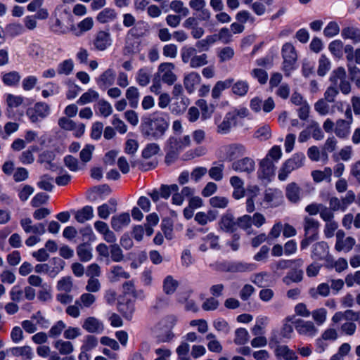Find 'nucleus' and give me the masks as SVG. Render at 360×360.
Instances as JSON below:
<instances>
[{
	"label": "nucleus",
	"instance_id": "nucleus-1",
	"mask_svg": "<svg viewBox=\"0 0 360 360\" xmlns=\"http://www.w3.org/2000/svg\"><path fill=\"white\" fill-rule=\"evenodd\" d=\"M168 123L164 119L145 117L142 123L143 134L150 139H159L163 136L168 128Z\"/></svg>",
	"mask_w": 360,
	"mask_h": 360
},
{
	"label": "nucleus",
	"instance_id": "nucleus-2",
	"mask_svg": "<svg viewBox=\"0 0 360 360\" xmlns=\"http://www.w3.org/2000/svg\"><path fill=\"white\" fill-rule=\"evenodd\" d=\"M305 155L303 153H296L291 158L285 160L281 165L278 174V179L285 181L289 175L295 170L302 167L305 162Z\"/></svg>",
	"mask_w": 360,
	"mask_h": 360
},
{
	"label": "nucleus",
	"instance_id": "nucleus-3",
	"mask_svg": "<svg viewBox=\"0 0 360 360\" xmlns=\"http://www.w3.org/2000/svg\"><path fill=\"white\" fill-rule=\"evenodd\" d=\"M246 114H219L215 118L217 132L225 134L238 124H243L242 120Z\"/></svg>",
	"mask_w": 360,
	"mask_h": 360
},
{
	"label": "nucleus",
	"instance_id": "nucleus-4",
	"mask_svg": "<svg viewBox=\"0 0 360 360\" xmlns=\"http://www.w3.org/2000/svg\"><path fill=\"white\" fill-rule=\"evenodd\" d=\"M281 54L283 59V70L285 75L289 77L292 71L296 68L297 54L295 46L291 43H285L281 49Z\"/></svg>",
	"mask_w": 360,
	"mask_h": 360
},
{
	"label": "nucleus",
	"instance_id": "nucleus-5",
	"mask_svg": "<svg viewBox=\"0 0 360 360\" xmlns=\"http://www.w3.org/2000/svg\"><path fill=\"white\" fill-rule=\"evenodd\" d=\"M176 321L177 319L174 315H168L160 321L159 323L160 328L165 330V333L159 335L158 338L160 342H167L173 339L174 335L172 328L175 326Z\"/></svg>",
	"mask_w": 360,
	"mask_h": 360
},
{
	"label": "nucleus",
	"instance_id": "nucleus-6",
	"mask_svg": "<svg viewBox=\"0 0 360 360\" xmlns=\"http://www.w3.org/2000/svg\"><path fill=\"white\" fill-rule=\"evenodd\" d=\"M94 49L104 51L112 44V38L108 31L100 30L97 32L91 41Z\"/></svg>",
	"mask_w": 360,
	"mask_h": 360
},
{
	"label": "nucleus",
	"instance_id": "nucleus-7",
	"mask_svg": "<svg viewBox=\"0 0 360 360\" xmlns=\"http://www.w3.org/2000/svg\"><path fill=\"white\" fill-rule=\"evenodd\" d=\"M294 326L297 333L302 336L313 338L319 332L314 322L311 321L298 319L295 321Z\"/></svg>",
	"mask_w": 360,
	"mask_h": 360
},
{
	"label": "nucleus",
	"instance_id": "nucleus-8",
	"mask_svg": "<svg viewBox=\"0 0 360 360\" xmlns=\"http://www.w3.org/2000/svg\"><path fill=\"white\" fill-rule=\"evenodd\" d=\"M276 168V165L272 160L263 158L259 162L257 171L258 179L264 183L269 182L271 177L275 174Z\"/></svg>",
	"mask_w": 360,
	"mask_h": 360
},
{
	"label": "nucleus",
	"instance_id": "nucleus-9",
	"mask_svg": "<svg viewBox=\"0 0 360 360\" xmlns=\"http://www.w3.org/2000/svg\"><path fill=\"white\" fill-rule=\"evenodd\" d=\"M23 231L26 233H33L37 236H41L45 233V225L42 223L32 224V221L30 218L22 219L20 221Z\"/></svg>",
	"mask_w": 360,
	"mask_h": 360
},
{
	"label": "nucleus",
	"instance_id": "nucleus-10",
	"mask_svg": "<svg viewBox=\"0 0 360 360\" xmlns=\"http://www.w3.org/2000/svg\"><path fill=\"white\" fill-rule=\"evenodd\" d=\"M329 256V247L327 243L321 241L313 245L311 255L313 259L315 261L328 260Z\"/></svg>",
	"mask_w": 360,
	"mask_h": 360
},
{
	"label": "nucleus",
	"instance_id": "nucleus-11",
	"mask_svg": "<svg viewBox=\"0 0 360 360\" xmlns=\"http://www.w3.org/2000/svg\"><path fill=\"white\" fill-rule=\"evenodd\" d=\"M231 168L237 172L250 174L255 171V162L252 158L246 157L234 161Z\"/></svg>",
	"mask_w": 360,
	"mask_h": 360
},
{
	"label": "nucleus",
	"instance_id": "nucleus-12",
	"mask_svg": "<svg viewBox=\"0 0 360 360\" xmlns=\"http://www.w3.org/2000/svg\"><path fill=\"white\" fill-rule=\"evenodd\" d=\"M115 80V72L113 69L108 68L96 78L98 86L102 90H106L114 84Z\"/></svg>",
	"mask_w": 360,
	"mask_h": 360
},
{
	"label": "nucleus",
	"instance_id": "nucleus-13",
	"mask_svg": "<svg viewBox=\"0 0 360 360\" xmlns=\"http://www.w3.org/2000/svg\"><path fill=\"white\" fill-rule=\"evenodd\" d=\"M219 229L226 233H233L237 230V219L233 214L226 212L223 214L219 221Z\"/></svg>",
	"mask_w": 360,
	"mask_h": 360
},
{
	"label": "nucleus",
	"instance_id": "nucleus-14",
	"mask_svg": "<svg viewBox=\"0 0 360 360\" xmlns=\"http://www.w3.org/2000/svg\"><path fill=\"white\" fill-rule=\"evenodd\" d=\"M282 198V192L279 189L269 188L264 191V202L270 207L278 206Z\"/></svg>",
	"mask_w": 360,
	"mask_h": 360
},
{
	"label": "nucleus",
	"instance_id": "nucleus-15",
	"mask_svg": "<svg viewBox=\"0 0 360 360\" xmlns=\"http://www.w3.org/2000/svg\"><path fill=\"white\" fill-rule=\"evenodd\" d=\"M174 65L172 63H162L158 67V71L162 73V81L169 84H173L176 80V76L173 72Z\"/></svg>",
	"mask_w": 360,
	"mask_h": 360
},
{
	"label": "nucleus",
	"instance_id": "nucleus-16",
	"mask_svg": "<svg viewBox=\"0 0 360 360\" xmlns=\"http://www.w3.org/2000/svg\"><path fill=\"white\" fill-rule=\"evenodd\" d=\"M82 328L90 333H101L104 330V325L101 321L94 316L84 319Z\"/></svg>",
	"mask_w": 360,
	"mask_h": 360
},
{
	"label": "nucleus",
	"instance_id": "nucleus-17",
	"mask_svg": "<svg viewBox=\"0 0 360 360\" xmlns=\"http://www.w3.org/2000/svg\"><path fill=\"white\" fill-rule=\"evenodd\" d=\"M285 196L292 203L299 202L302 196V188L295 182L288 184L285 187Z\"/></svg>",
	"mask_w": 360,
	"mask_h": 360
},
{
	"label": "nucleus",
	"instance_id": "nucleus-18",
	"mask_svg": "<svg viewBox=\"0 0 360 360\" xmlns=\"http://www.w3.org/2000/svg\"><path fill=\"white\" fill-rule=\"evenodd\" d=\"M231 186L233 188L232 196L236 200L243 198L245 195L244 181L238 176H232L229 180Z\"/></svg>",
	"mask_w": 360,
	"mask_h": 360
},
{
	"label": "nucleus",
	"instance_id": "nucleus-19",
	"mask_svg": "<svg viewBox=\"0 0 360 360\" xmlns=\"http://www.w3.org/2000/svg\"><path fill=\"white\" fill-rule=\"evenodd\" d=\"M131 221L130 215L127 212H123L113 216L111 218V226L115 231H120L127 226Z\"/></svg>",
	"mask_w": 360,
	"mask_h": 360
},
{
	"label": "nucleus",
	"instance_id": "nucleus-20",
	"mask_svg": "<svg viewBox=\"0 0 360 360\" xmlns=\"http://www.w3.org/2000/svg\"><path fill=\"white\" fill-rule=\"evenodd\" d=\"M304 236L318 238L319 222L314 218L306 217L304 219Z\"/></svg>",
	"mask_w": 360,
	"mask_h": 360
},
{
	"label": "nucleus",
	"instance_id": "nucleus-21",
	"mask_svg": "<svg viewBox=\"0 0 360 360\" xmlns=\"http://www.w3.org/2000/svg\"><path fill=\"white\" fill-rule=\"evenodd\" d=\"M200 82V75L195 72H192L184 77V84L188 93L192 94Z\"/></svg>",
	"mask_w": 360,
	"mask_h": 360
},
{
	"label": "nucleus",
	"instance_id": "nucleus-22",
	"mask_svg": "<svg viewBox=\"0 0 360 360\" xmlns=\"http://www.w3.org/2000/svg\"><path fill=\"white\" fill-rule=\"evenodd\" d=\"M1 78L6 86L15 87L18 86L21 76L18 72L13 70L8 72H2Z\"/></svg>",
	"mask_w": 360,
	"mask_h": 360
},
{
	"label": "nucleus",
	"instance_id": "nucleus-23",
	"mask_svg": "<svg viewBox=\"0 0 360 360\" xmlns=\"http://www.w3.org/2000/svg\"><path fill=\"white\" fill-rule=\"evenodd\" d=\"M223 149L226 153V158L230 160L236 157L244 155L246 152L245 148L241 144L225 146L223 147Z\"/></svg>",
	"mask_w": 360,
	"mask_h": 360
},
{
	"label": "nucleus",
	"instance_id": "nucleus-24",
	"mask_svg": "<svg viewBox=\"0 0 360 360\" xmlns=\"http://www.w3.org/2000/svg\"><path fill=\"white\" fill-rule=\"evenodd\" d=\"M352 117L349 116L348 120H339L335 128V133L339 137L344 139L349 134Z\"/></svg>",
	"mask_w": 360,
	"mask_h": 360
},
{
	"label": "nucleus",
	"instance_id": "nucleus-25",
	"mask_svg": "<svg viewBox=\"0 0 360 360\" xmlns=\"http://www.w3.org/2000/svg\"><path fill=\"white\" fill-rule=\"evenodd\" d=\"M153 70L148 67L139 69L136 75V81L141 86H147L150 81Z\"/></svg>",
	"mask_w": 360,
	"mask_h": 360
},
{
	"label": "nucleus",
	"instance_id": "nucleus-26",
	"mask_svg": "<svg viewBox=\"0 0 360 360\" xmlns=\"http://www.w3.org/2000/svg\"><path fill=\"white\" fill-rule=\"evenodd\" d=\"M11 354L15 356L20 357L22 360H32L34 356L32 349L27 345L12 348Z\"/></svg>",
	"mask_w": 360,
	"mask_h": 360
},
{
	"label": "nucleus",
	"instance_id": "nucleus-27",
	"mask_svg": "<svg viewBox=\"0 0 360 360\" xmlns=\"http://www.w3.org/2000/svg\"><path fill=\"white\" fill-rule=\"evenodd\" d=\"M255 269V264L245 262H234L230 264L227 271L232 273L250 272Z\"/></svg>",
	"mask_w": 360,
	"mask_h": 360
},
{
	"label": "nucleus",
	"instance_id": "nucleus-28",
	"mask_svg": "<svg viewBox=\"0 0 360 360\" xmlns=\"http://www.w3.org/2000/svg\"><path fill=\"white\" fill-rule=\"evenodd\" d=\"M332 169L330 167H326L323 169V170H314L311 172V176L313 180L316 183H320L323 181H326L327 182H331V176H332Z\"/></svg>",
	"mask_w": 360,
	"mask_h": 360
},
{
	"label": "nucleus",
	"instance_id": "nucleus-29",
	"mask_svg": "<svg viewBox=\"0 0 360 360\" xmlns=\"http://www.w3.org/2000/svg\"><path fill=\"white\" fill-rule=\"evenodd\" d=\"M341 36L345 39H351L355 44L360 43V30L355 27H346L342 30Z\"/></svg>",
	"mask_w": 360,
	"mask_h": 360
},
{
	"label": "nucleus",
	"instance_id": "nucleus-30",
	"mask_svg": "<svg viewBox=\"0 0 360 360\" xmlns=\"http://www.w3.org/2000/svg\"><path fill=\"white\" fill-rule=\"evenodd\" d=\"M94 217V210L91 206H85L75 212V218L79 223H84Z\"/></svg>",
	"mask_w": 360,
	"mask_h": 360
},
{
	"label": "nucleus",
	"instance_id": "nucleus-31",
	"mask_svg": "<svg viewBox=\"0 0 360 360\" xmlns=\"http://www.w3.org/2000/svg\"><path fill=\"white\" fill-rule=\"evenodd\" d=\"M166 149L167 152V159L169 161V157L172 155V156H175L177 155L179 150H181V145L180 140H178L175 137H170L167 142Z\"/></svg>",
	"mask_w": 360,
	"mask_h": 360
},
{
	"label": "nucleus",
	"instance_id": "nucleus-32",
	"mask_svg": "<svg viewBox=\"0 0 360 360\" xmlns=\"http://www.w3.org/2000/svg\"><path fill=\"white\" fill-rule=\"evenodd\" d=\"M233 82V79H228L224 81H218L212 90V97L217 99L220 97L221 92L229 88Z\"/></svg>",
	"mask_w": 360,
	"mask_h": 360
},
{
	"label": "nucleus",
	"instance_id": "nucleus-33",
	"mask_svg": "<svg viewBox=\"0 0 360 360\" xmlns=\"http://www.w3.org/2000/svg\"><path fill=\"white\" fill-rule=\"evenodd\" d=\"M126 99L129 101L131 108H136L139 101V91L136 86H129L125 93Z\"/></svg>",
	"mask_w": 360,
	"mask_h": 360
},
{
	"label": "nucleus",
	"instance_id": "nucleus-34",
	"mask_svg": "<svg viewBox=\"0 0 360 360\" xmlns=\"http://www.w3.org/2000/svg\"><path fill=\"white\" fill-rule=\"evenodd\" d=\"M303 271L301 269H295L289 271L282 279L283 282L290 285L292 283H299L302 281Z\"/></svg>",
	"mask_w": 360,
	"mask_h": 360
},
{
	"label": "nucleus",
	"instance_id": "nucleus-35",
	"mask_svg": "<svg viewBox=\"0 0 360 360\" xmlns=\"http://www.w3.org/2000/svg\"><path fill=\"white\" fill-rule=\"evenodd\" d=\"M353 155V149L351 146H347L340 150L338 153L333 155V159L335 162H338L340 160L347 162L352 159Z\"/></svg>",
	"mask_w": 360,
	"mask_h": 360
},
{
	"label": "nucleus",
	"instance_id": "nucleus-36",
	"mask_svg": "<svg viewBox=\"0 0 360 360\" xmlns=\"http://www.w3.org/2000/svg\"><path fill=\"white\" fill-rule=\"evenodd\" d=\"M252 217L248 214H245L237 219V228L240 227L247 232L248 234H253L254 231L252 228Z\"/></svg>",
	"mask_w": 360,
	"mask_h": 360
},
{
	"label": "nucleus",
	"instance_id": "nucleus-37",
	"mask_svg": "<svg viewBox=\"0 0 360 360\" xmlns=\"http://www.w3.org/2000/svg\"><path fill=\"white\" fill-rule=\"evenodd\" d=\"M117 14L114 9L106 8L98 13L96 20L101 23H106L114 20Z\"/></svg>",
	"mask_w": 360,
	"mask_h": 360
},
{
	"label": "nucleus",
	"instance_id": "nucleus-38",
	"mask_svg": "<svg viewBox=\"0 0 360 360\" xmlns=\"http://www.w3.org/2000/svg\"><path fill=\"white\" fill-rule=\"evenodd\" d=\"M330 294V286L326 283L319 284L316 288L309 290V295L311 297L317 299L319 296L327 297Z\"/></svg>",
	"mask_w": 360,
	"mask_h": 360
},
{
	"label": "nucleus",
	"instance_id": "nucleus-39",
	"mask_svg": "<svg viewBox=\"0 0 360 360\" xmlns=\"http://www.w3.org/2000/svg\"><path fill=\"white\" fill-rule=\"evenodd\" d=\"M96 296L90 292H85L81 295L79 300H76L81 309L90 308L96 302Z\"/></svg>",
	"mask_w": 360,
	"mask_h": 360
},
{
	"label": "nucleus",
	"instance_id": "nucleus-40",
	"mask_svg": "<svg viewBox=\"0 0 360 360\" xmlns=\"http://www.w3.org/2000/svg\"><path fill=\"white\" fill-rule=\"evenodd\" d=\"M54 347L62 355H68L74 351V346L71 342L58 340L55 342Z\"/></svg>",
	"mask_w": 360,
	"mask_h": 360
},
{
	"label": "nucleus",
	"instance_id": "nucleus-41",
	"mask_svg": "<svg viewBox=\"0 0 360 360\" xmlns=\"http://www.w3.org/2000/svg\"><path fill=\"white\" fill-rule=\"evenodd\" d=\"M179 286V282L172 276H167L163 281V290L167 295L174 293Z\"/></svg>",
	"mask_w": 360,
	"mask_h": 360
},
{
	"label": "nucleus",
	"instance_id": "nucleus-42",
	"mask_svg": "<svg viewBox=\"0 0 360 360\" xmlns=\"http://www.w3.org/2000/svg\"><path fill=\"white\" fill-rule=\"evenodd\" d=\"M289 268H290V262L288 259H280L271 266L273 273L278 276H281L283 271Z\"/></svg>",
	"mask_w": 360,
	"mask_h": 360
},
{
	"label": "nucleus",
	"instance_id": "nucleus-43",
	"mask_svg": "<svg viewBox=\"0 0 360 360\" xmlns=\"http://www.w3.org/2000/svg\"><path fill=\"white\" fill-rule=\"evenodd\" d=\"M344 44L340 39L331 41L328 45V50L331 54L338 58H341L343 56Z\"/></svg>",
	"mask_w": 360,
	"mask_h": 360
},
{
	"label": "nucleus",
	"instance_id": "nucleus-44",
	"mask_svg": "<svg viewBox=\"0 0 360 360\" xmlns=\"http://www.w3.org/2000/svg\"><path fill=\"white\" fill-rule=\"evenodd\" d=\"M355 243V239L349 236L339 243H335V249L338 252L345 251L348 252L353 248Z\"/></svg>",
	"mask_w": 360,
	"mask_h": 360
},
{
	"label": "nucleus",
	"instance_id": "nucleus-45",
	"mask_svg": "<svg viewBox=\"0 0 360 360\" xmlns=\"http://www.w3.org/2000/svg\"><path fill=\"white\" fill-rule=\"evenodd\" d=\"M276 355L285 360H296V354L286 345L278 346L276 349Z\"/></svg>",
	"mask_w": 360,
	"mask_h": 360
},
{
	"label": "nucleus",
	"instance_id": "nucleus-46",
	"mask_svg": "<svg viewBox=\"0 0 360 360\" xmlns=\"http://www.w3.org/2000/svg\"><path fill=\"white\" fill-rule=\"evenodd\" d=\"M112 276L110 278L111 282H117L120 279H127L130 277L129 273L125 271L120 266H114L110 271Z\"/></svg>",
	"mask_w": 360,
	"mask_h": 360
},
{
	"label": "nucleus",
	"instance_id": "nucleus-47",
	"mask_svg": "<svg viewBox=\"0 0 360 360\" xmlns=\"http://www.w3.org/2000/svg\"><path fill=\"white\" fill-rule=\"evenodd\" d=\"M77 254L82 262H88L92 258L91 248L86 244H80L77 248Z\"/></svg>",
	"mask_w": 360,
	"mask_h": 360
},
{
	"label": "nucleus",
	"instance_id": "nucleus-48",
	"mask_svg": "<svg viewBox=\"0 0 360 360\" xmlns=\"http://www.w3.org/2000/svg\"><path fill=\"white\" fill-rule=\"evenodd\" d=\"M25 30L24 26L20 23H11L6 25L5 32L7 35L11 37H15L25 32Z\"/></svg>",
	"mask_w": 360,
	"mask_h": 360
},
{
	"label": "nucleus",
	"instance_id": "nucleus-49",
	"mask_svg": "<svg viewBox=\"0 0 360 360\" xmlns=\"http://www.w3.org/2000/svg\"><path fill=\"white\" fill-rule=\"evenodd\" d=\"M291 101L297 105H300V108L297 109L298 112H309L310 107L309 104L303 101L302 96L298 93H293L291 97Z\"/></svg>",
	"mask_w": 360,
	"mask_h": 360
},
{
	"label": "nucleus",
	"instance_id": "nucleus-50",
	"mask_svg": "<svg viewBox=\"0 0 360 360\" xmlns=\"http://www.w3.org/2000/svg\"><path fill=\"white\" fill-rule=\"evenodd\" d=\"M74 68V63L72 59H66L58 65L57 72L59 75H69Z\"/></svg>",
	"mask_w": 360,
	"mask_h": 360
},
{
	"label": "nucleus",
	"instance_id": "nucleus-51",
	"mask_svg": "<svg viewBox=\"0 0 360 360\" xmlns=\"http://www.w3.org/2000/svg\"><path fill=\"white\" fill-rule=\"evenodd\" d=\"M311 315L315 323L321 326L326 321L327 310L325 308H319L312 311Z\"/></svg>",
	"mask_w": 360,
	"mask_h": 360
},
{
	"label": "nucleus",
	"instance_id": "nucleus-52",
	"mask_svg": "<svg viewBox=\"0 0 360 360\" xmlns=\"http://www.w3.org/2000/svg\"><path fill=\"white\" fill-rule=\"evenodd\" d=\"M330 60L325 55H321L319 60L317 74L321 77L325 76L330 70Z\"/></svg>",
	"mask_w": 360,
	"mask_h": 360
},
{
	"label": "nucleus",
	"instance_id": "nucleus-53",
	"mask_svg": "<svg viewBox=\"0 0 360 360\" xmlns=\"http://www.w3.org/2000/svg\"><path fill=\"white\" fill-rule=\"evenodd\" d=\"M249 89V84L246 81L239 80L232 86V91L234 94L243 96Z\"/></svg>",
	"mask_w": 360,
	"mask_h": 360
},
{
	"label": "nucleus",
	"instance_id": "nucleus-54",
	"mask_svg": "<svg viewBox=\"0 0 360 360\" xmlns=\"http://www.w3.org/2000/svg\"><path fill=\"white\" fill-rule=\"evenodd\" d=\"M346 78V71L344 68L339 67L334 70L330 75V80L334 86H337L338 84Z\"/></svg>",
	"mask_w": 360,
	"mask_h": 360
},
{
	"label": "nucleus",
	"instance_id": "nucleus-55",
	"mask_svg": "<svg viewBox=\"0 0 360 360\" xmlns=\"http://www.w3.org/2000/svg\"><path fill=\"white\" fill-rule=\"evenodd\" d=\"M197 53V49L192 46H184L181 50V60L184 63H191L194 56Z\"/></svg>",
	"mask_w": 360,
	"mask_h": 360
},
{
	"label": "nucleus",
	"instance_id": "nucleus-56",
	"mask_svg": "<svg viewBox=\"0 0 360 360\" xmlns=\"http://www.w3.org/2000/svg\"><path fill=\"white\" fill-rule=\"evenodd\" d=\"M249 338L248 331L245 328H240L235 331L234 342L236 345H245L249 340Z\"/></svg>",
	"mask_w": 360,
	"mask_h": 360
},
{
	"label": "nucleus",
	"instance_id": "nucleus-57",
	"mask_svg": "<svg viewBox=\"0 0 360 360\" xmlns=\"http://www.w3.org/2000/svg\"><path fill=\"white\" fill-rule=\"evenodd\" d=\"M170 8L174 12L183 15L187 16L189 14V10L184 6V2L180 0H174L170 3Z\"/></svg>",
	"mask_w": 360,
	"mask_h": 360
},
{
	"label": "nucleus",
	"instance_id": "nucleus-58",
	"mask_svg": "<svg viewBox=\"0 0 360 360\" xmlns=\"http://www.w3.org/2000/svg\"><path fill=\"white\" fill-rule=\"evenodd\" d=\"M282 155L283 153L281 146H274L269 149L264 158H268V160H272V162L275 164V162H278L282 158Z\"/></svg>",
	"mask_w": 360,
	"mask_h": 360
},
{
	"label": "nucleus",
	"instance_id": "nucleus-59",
	"mask_svg": "<svg viewBox=\"0 0 360 360\" xmlns=\"http://www.w3.org/2000/svg\"><path fill=\"white\" fill-rule=\"evenodd\" d=\"M340 26L335 21H330L323 30V34L326 37H333L340 32Z\"/></svg>",
	"mask_w": 360,
	"mask_h": 360
},
{
	"label": "nucleus",
	"instance_id": "nucleus-60",
	"mask_svg": "<svg viewBox=\"0 0 360 360\" xmlns=\"http://www.w3.org/2000/svg\"><path fill=\"white\" fill-rule=\"evenodd\" d=\"M118 310L123 314L127 319H131L135 311L134 304L131 302L120 303Z\"/></svg>",
	"mask_w": 360,
	"mask_h": 360
},
{
	"label": "nucleus",
	"instance_id": "nucleus-61",
	"mask_svg": "<svg viewBox=\"0 0 360 360\" xmlns=\"http://www.w3.org/2000/svg\"><path fill=\"white\" fill-rule=\"evenodd\" d=\"M98 98V94L92 89H89L86 92L84 93L77 101L80 105H84L96 100Z\"/></svg>",
	"mask_w": 360,
	"mask_h": 360
},
{
	"label": "nucleus",
	"instance_id": "nucleus-62",
	"mask_svg": "<svg viewBox=\"0 0 360 360\" xmlns=\"http://www.w3.org/2000/svg\"><path fill=\"white\" fill-rule=\"evenodd\" d=\"M212 207L224 209L228 206L229 199L224 196H214L209 200Z\"/></svg>",
	"mask_w": 360,
	"mask_h": 360
},
{
	"label": "nucleus",
	"instance_id": "nucleus-63",
	"mask_svg": "<svg viewBox=\"0 0 360 360\" xmlns=\"http://www.w3.org/2000/svg\"><path fill=\"white\" fill-rule=\"evenodd\" d=\"M53 178L49 175H44L40 177L39 181L37 183V186L40 189L51 191L53 187Z\"/></svg>",
	"mask_w": 360,
	"mask_h": 360
},
{
	"label": "nucleus",
	"instance_id": "nucleus-64",
	"mask_svg": "<svg viewBox=\"0 0 360 360\" xmlns=\"http://www.w3.org/2000/svg\"><path fill=\"white\" fill-rule=\"evenodd\" d=\"M224 166L222 164L212 167L208 171L210 177L217 181H221L224 176Z\"/></svg>",
	"mask_w": 360,
	"mask_h": 360
}]
</instances>
